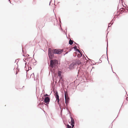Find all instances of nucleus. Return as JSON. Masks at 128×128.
<instances>
[{
	"mask_svg": "<svg viewBox=\"0 0 128 128\" xmlns=\"http://www.w3.org/2000/svg\"><path fill=\"white\" fill-rule=\"evenodd\" d=\"M63 51L62 49H54L51 50L50 48H49L48 50V54L49 58H52L54 56V54H60Z\"/></svg>",
	"mask_w": 128,
	"mask_h": 128,
	"instance_id": "1",
	"label": "nucleus"
},
{
	"mask_svg": "<svg viewBox=\"0 0 128 128\" xmlns=\"http://www.w3.org/2000/svg\"><path fill=\"white\" fill-rule=\"evenodd\" d=\"M58 64V61L56 60H51L50 62V66L51 68H54Z\"/></svg>",
	"mask_w": 128,
	"mask_h": 128,
	"instance_id": "2",
	"label": "nucleus"
},
{
	"mask_svg": "<svg viewBox=\"0 0 128 128\" xmlns=\"http://www.w3.org/2000/svg\"><path fill=\"white\" fill-rule=\"evenodd\" d=\"M50 101V98L48 97H45L44 99V102L46 103L45 105L47 106H48V104H49V102Z\"/></svg>",
	"mask_w": 128,
	"mask_h": 128,
	"instance_id": "3",
	"label": "nucleus"
},
{
	"mask_svg": "<svg viewBox=\"0 0 128 128\" xmlns=\"http://www.w3.org/2000/svg\"><path fill=\"white\" fill-rule=\"evenodd\" d=\"M64 96H65V101L66 102H69L70 100V98L68 96L67 93H66L65 91H64Z\"/></svg>",
	"mask_w": 128,
	"mask_h": 128,
	"instance_id": "4",
	"label": "nucleus"
},
{
	"mask_svg": "<svg viewBox=\"0 0 128 128\" xmlns=\"http://www.w3.org/2000/svg\"><path fill=\"white\" fill-rule=\"evenodd\" d=\"M70 118L71 119V123L70 125L72 126V127H74V124H75V122L74 119L72 118L71 116V115L70 114Z\"/></svg>",
	"mask_w": 128,
	"mask_h": 128,
	"instance_id": "5",
	"label": "nucleus"
},
{
	"mask_svg": "<svg viewBox=\"0 0 128 128\" xmlns=\"http://www.w3.org/2000/svg\"><path fill=\"white\" fill-rule=\"evenodd\" d=\"M75 64L74 63H72L69 66V68L70 70H72L73 69Z\"/></svg>",
	"mask_w": 128,
	"mask_h": 128,
	"instance_id": "6",
	"label": "nucleus"
},
{
	"mask_svg": "<svg viewBox=\"0 0 128 128\" xmlns=\"http://www.w3.org/2000/svg\"><path fill=\"white\" fill-rule=\"evenodd\" d=\"M55 96L56 99H58V98H59V96H58V92L57 91L56 92Z\"/></svg>",
	"mask_w": 128,
	"mask_h": 128,
	"instance_id": "7",
	"label": "nucleus"
},
{
	"mask_svg": "<svg viewBox=\"0 0 128 128\" xmlns=\"http://www.w3.org/2000/svg\"><path fill=\"white\" fill-rule=\"evenodd\" d=\"M59 77L60 78V80H59V82H60V80H62V82H61V83L62 84V83H63V82H64L63 80H62V77L61 76H59Z\"/></svg>",
	"mask_w": 128,
	"mask_h": 128,
	"instance_id": "8",
	"label": "nucleus"
},
{
	"mask_svg": "<svg viewBox=\"0 0 128 128\" xmlns=\"http://www.w3.org/2000/svg\"><path fill=\"white\" fill-rule=\"evenodd\" d=\"M73 44V41L71 39H70L69 41V44L70 45H72Z\"/></svg>",
	"mask_w": 128,
	"mask_h": 128,
	"instance_id": "9",
	"label": "nucleus"
},
{
	"mask_svg": "<svg viewBox=\"0 0 128 128\" xmlns=\"http://www.w3.org/2000/svg\"><path fill=\"white\" fill-rule=\"evenodd\" d=\"M57 100V102L58 104L60 107V106L61 105V104H60V100L59 98L58 99H56V101Z\"/></svg>",
	"mask_w": 128,
	"mask_h": 128,
	"instance_id": "10",
	"label": "nucleus"
},
{
	"mask_svg": "<svg viewBox=\"0 0 128 128\" xmlns=\"http://www.w3.org/2000/svg\"><path fill=\"white\" fill-rule=\"evenodd\" d=\"M62 72L60 71H58V74L59 76H61V74H62Z\"/></svg>",
	"mask_w": 128,
	"mask_h": 128,
	"instance_id": "11",
	"label": "nucleus"
},
{
	"mask_svg": "<svg viewBox=\"0 0 128 128\" xmlns=\"http://www.w3.org/2000/svg\"><path fill=\"white\" fill-rule=\"evenodd\" d=\"M60 102H61V104L63 106H65V104H64V100H63L62 101H61Z\"/></svg>",
	"mask_w": 128,
	"mask_h": 128,
	"instance_id": "12",
	"label": "nucleus"
},
{
	"mask_svg": "<svg viewBox=\"0 0 128 128\" xmlns=\"http://www.w3.org/2000/svg\"><path fill=\"white\" fill-rule=\"evenodd\" d=\"M76 64H77L78 65L80 64H82L80 60H78L76 62Z\"/></svg>",
	"mask_w": 128,
	"mask_h": 128,
	"instance_id": "13",
	"label": "nucleus"
},
{
	"mask_svg": "<svg viewBox=\"0 0 128 128\" xmlns=\"http://www.w3.org/2000/svg\"><path fill=\"white\" fill-rule=\"evenodd\" d=\"M82 56V54L81 53H80V54H78L77 55V56L78 58H80Z\"/></svg>",
	"mask_w": 128,
	"mask_h": 128,
	"instance_id": "14",
	"label": "nucleus"
},
{
	"mask_svg": "<svg viewBox=\"0 0 128 128\" xmlns=\"http://www.w3.org/2000/svg\"><path fill=\"white\" fill-rule=\"evenodd\" d=\"M67 128H72L73 127L71 126H70L68 124L67 126Z\"/></svg>",
	"mask_w": 128,
	"mask_h": 128,
	"instance_id": "15",
	"label": "nucleus"
},
{
	"mask_svg": "<svg viewBox=\"0 0 128 128\" xmlns=\"http://www.w3.org/2000/svg\"><path fill=\"white\" fill-rule=\"evenodd\" d=\"M73 48L75 50H77V46H76L75 45L74 47H73Z\"/></svg>",
	"mask_w": 128,
	"mask_h": 128,
	"instance_id": "16",
	"label": "nucleus"
},
{
	"mask_svg": "<svg viewBox=\"0 0 128 128\" xmlns=\"http://www.w3.org/2000/svg\"><path fill=\"white\" fill-rule=\"evenodd\" d=\"M108 43L107 42V48H106V55H107V56L108 60V55H107V47H108Z\"/></svg>",
	"mask_w": 128,
	"mask_h": 128,
	"instance_id": "17",
	"label": "nucleus"
},
{
	"mask_svg": "<svg viewBox=\"0 0 128 128\" xmlns=\"http://www.w3.org/2000/svg\"><path fill=\"white\" fill-rule=\"evenodd\" d=\"M75 51H78V52H79L80 54L81 53L80 52V51L79 50H78V49H77V50H76Z\"/></svg>",
	"mask_w": 128,
	"mask_h": 128,
	"instance_id": "18",
	"label": "nucleus"
},
{
	"mask_svg": "<svg viewBox=\"0 0 128 128\" xmlns=\"http://www.w3.org/2000/svg\"><path fill=\"white\" fill-rule=\"evenodd\" d=\"M69 102H68L67 103V102H66L65 101V104H66V107H67L68 106V104L69 103Z\"/></svg>",
	"mask_w": 128,
	"mask_h": 128,
	"instance_id": "19",
	"label": "nucleus"
},
{
	"mask_svg": "<svg viewBox=\"0 0 128 128\" xmlns=\"http://www.w3.org/2000/svg\"><path fill=\"white\" fill-rule=\"evenodd\" d=\"M48 96V94H46L45 95H44V97L46 96H46Z\"/></svg>",
	"mask_w": 128,
	"mask_h": 128,
	"instance_id": "20",
	"label": "nucleus"
},
{
	"mask_svg": "<svg viewBox=\"0 0 128 128\" xmlns=\"http://www.w3.org/2000/svg\"><path fill=\"white\" fill-rule=\"evenodd\" d=\"M66 110L69 112V114H70V112L68 110V108H66Z\"/></svg>",
	"mask_w": 128,
	"mask_h": 128,
	"instance_id": "21",
	"label": "nucleus"
},
{
	"mask_svg": "<svg viewBox=\"0 0 128 128\" xmlns=\"http://www.w3.org/2000/svg\"><path fill=\"white\" fill-rule=\"evenodd\" d=\"M110 23H109V25H108V28H109V27H110V26H111V25L110 26Z\"/></svg>",
	"mask_w": 128,
	"mask_h": 128,
	"instance_id": "22",
	"label": "nucleus"
},
{
	"mask_svg": "<svg viewBox=\"0 0 128 128\" xmlns=\"http://www.w3.org/2000/svg\"><path fill=\"white\" fill-rule=\"evenodd\" d=\"M32 75H33V76H34V73H32V74H31V76Z\"/></svg>",
	"mask_w": 128,
	"mask_h": 128,
	"instance_id": "23",
	"label": "nucleus"
},
{
	"mask_svg": "<svg viewBox=\"0 0 128 128\" xmlns=\"http://www.w3.org/2000/svg\"><path fill=\"white\" fill-rule=\"evenodd\" d=\"M126 99L128 101V98H126Z\"/></svg>",
	"mask_w": 128,
	"mask_h": 128,
	"instance_id": "24",
	"label": "nucleus"
},
{
	"mask_svg": "<svg viewBox=\"0 0 128 128\" xmlns=\"http://www.w3.org/2000/svg\"><path fill=\"white\" fill-rule=\"evenodd\" d=\"M51 71L52 72H53V73H54V72H53V71L52 70H51Z\"/></svg>",
	"mask_w": 128,
	"mask_h": 128,
	"instance_id": "25",
	"label": "nucleus"
},
{
	"mask_svg": "<svg viewBox=\"0 0 128 128\" xmlns=\"http://www.w3.org/2000/svg\"><path fill=\"white\" fill-rule=\"evenodd\" d=\"M100 63H101L102 62V61L100 60Z\"/></svg>",
	"mask_w": 128,
	"mask_h": 128,
	"instance_id": "26",
	"label": "nucleus"
},
{
	"mask_svg": "<svg viewBox=\"0 0 128 128\" xmlns=\"http://www.w3.org/2000/svg\"><path fill=\"white\" fill-rule=\"evenodd\" d=\"M75 43L77 45H79V44H77L76 43Z\"/></svg>",
	"mask_w": 128,
	"mask_h": 128,
	"instance_id": "27",
	"label": "nucleus"
},
{
	"mask_svg": "<svg viewBox=\"0 0 128 128\" xmlns=\"http://www.w3.org/2000/svg\"><path fill=\"white\" fill-rule=\"evenodd\" d=\"M9 1H10V3H11V2H10V0H9Z\"/></svg>",
	"mask_w": 128,
	"mask_h": 128,
	"instance_id": "28",
	"label": "nucleus"
},
{
	"mask_svg": "<svg viewBox=\"0 0 128 128\" xmlns=\"http://www.w3.org/2000/svg\"><path fill=\"white\" fill-rule=\"evenodd\" d=\"M59 21H60V22H61V20H59Z\"/></svg>",
	"mask_w": 128,
	"mask_h": 128,
	"instance_id": "29",
	"label": "nucleus"
},
{
	"mask_svg": "<svg viewBox=\"0 0 128 128\" xmlns=\"http://www.w3.org/2000/svg\"><path fill=\"white\" fill-rule=\"evenodd\" d=\"M25 64V65L26 66V63Z\"/></svg>",
	"mask_w": 128,
	"mask_h": 128,
	"instance_id": "30",
	"label": "nucleus"
},
{
	"mask_svg": "<svg viewBox=\"0 0 128 128\" xmlns=\"http://www.w3.org/2000/svg\"><path fill=\"white\" fill-rule=\"evenodd\" d=\"M30 69H31V67H30Z\"/></svg>",
	"mask_w": 128,
	"mask_h": 128,
	"instance_id": "31",
	"label": "nucleus"
},
{
	"mask_svg": "<svg viewBox=\"0 0 128 128\" xmlns=\"http://www.w3.org/2000/svg\"><path fill=\"white\" fill-rule=\"evenodd\" d=\"M43 98H44L43 97H42V99H43Z\"/></svg>",
	"mask_w": 128,
	"mask_h": 128,
	"instance_id": "32",
	"label": "nucleus"
},
{
	"mask_svg": "<svg viewBox=\"0 0 128 128\" xmlns=\"http://www.w3.org/2000/svg\"><path fill=\"white\" fill-rule=\"evenodd\" d=\"M50 4H49V5H50Z\"/></svg>",
	"mask_w": 128,
	"mask_h": 128,
	"instance_id": "33",
	"label": "nucleus"
},
{
	"mask_svg": "<svg viewBox=\"0 0 128 128\" xmlns=\"http://www.w3.org/2000/svg\"><path fill=\"white\" fill-rule=\"evenodd\" d=\"M24 86H23V88H24Z\"/></svg>",
	"mask_w": 128,
	"mask_h": 128,
	"instance_id": "34",
	"label": "nucleus"
},
{
	"mask_svg": "<svg viewBox=\"0 0 128 128\" xmlns=\"http://www.w3.org/2000/svg\"><path fill=\"white\" fill-rule=\"evenodd\" d=\"M111 68H112V66Z\"/></svg>",
	"mask_w": 128,
	"mask_h": 128,
	"instance_id": "35",
	"label": "nucleus"
},
{
	"mask_svg": "<svg viewBox=\"0 0 128 128\" xmlns=\"http://www.w3.org/2000/svg\"><path fill=\"white\" fill-rule=\"evenodd\" d=\"M64 109H65V108H64Z\"/></svg>",
	"mask_w": 128,
	"mask_h": 128,
	"instance_id": "36",
	"label": "nucleus"
},
{
	"mask_svg": "<svg viewBox=\"0 0 128 128\" xmlns=\"http://www.w3.org/2000/svg\"><path fill=\"white\" fill-rule=\"evenodd\" d=\"M108 62H109V61H108Z\"/></svg>",
	"mask_w": 128,
	"mask_h": 128,
	"instance_id": "37",
	"label": "nucleus"
},
{
	"mask_svg": "<svg viewBox=\"0 0 128 128\" xmlns=\"http://www.w3.org/2000/svg\"><path fill=\"white\" fill-rule=\"evenodd\" d=\"M108 62H109V61H108Z\"/></svg>",
	"mask_w": 128,
	"mask_h": 128,
	"instance_id": "38",
	"label": "nucleus"
},
{
	"mask_svg": "<svg viewBox=\"0 0 128 128\" xmlns=\"http://www.w3.org/2000/svg\"><path fill=\"white\" fill-rule=\"evenodd\" d=\"M29 68H28L29 69H29Z\"/></svg>",
	"mask_w": 128,
	"mask_h": 128,
	"instance_id": "39",
	"label": "nucleus"
},
{
	"mask_svg": "<svg viewBox=\"0 0 128 128\" xmlns=\"http://www.w3.org/2000/svg\"><path fill=\"white\" fill-rule=\"evenodd\" d=\"M60 107H61V106H60Z\"/></svg>",
	"mask_w": 128,
	"mask_h": 128,
	"instance_id": "40",
	"label": "nucleus"
}]
</instances>
